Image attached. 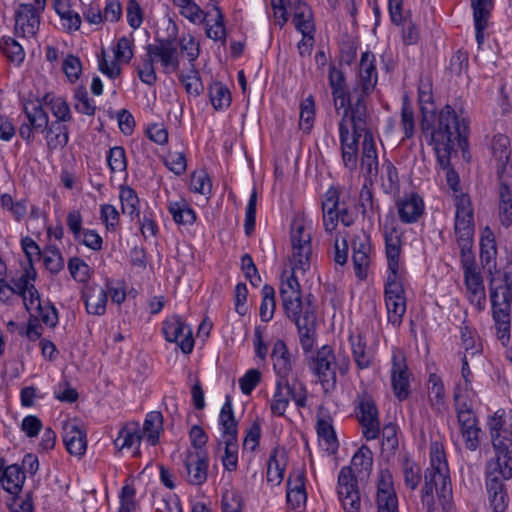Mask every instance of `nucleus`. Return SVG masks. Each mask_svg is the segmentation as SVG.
Here are the masks:
<instances>
[{"mask_svg": "<svg viewBox=\"0 0 512 512\" xmlns=\"http://www.w3.org/2000/svg\"><path fill=\"white\" fill-rule=\"evenodd\" d=\"M74 100V108L77 112L87 116H93L95 114V103L88 97V92L85 86L81 85L75 89Z\"/></svg>", "mask_w": 512, "mask_h": 512, "instance_id": "51", "label": "nucleus"}, {"mask_svg": "<svg viewBox=\"0 0 512 512\" xmlns=\"http://www.w3.org/2000/svg\"><path fill=\"white\" fill-rule=\"evenodd\" d=\"M497 338L506 346L510 341V309L492 308Z\"/></svg>", "mask_w": 512, "mask_h": 512, "instance_id": "41", "label": "nucleus"}, {"mask_svg": "<svg viewBox=\"0 0 512 512\" xmlns=\"http://www.w3.org/2000/svg\"><path fill=\"white\" fill-rule=\"evenodd\" d=\"M145 50L150 62H159L164 73L170 74L179 69L180 53L175 38L156 37L154 43L148 44Z\"/></svg>", "mask_w": 512, "mask_h": 512, "instance_id": "8", "label": "nucleus"}, {"mask_svg": "<svg viewBox=\"0 0 512 512\" xmlns=\"http://www.w3.org/2000/svg\"><path fill=\"white\" fill-rule=\"evenodd\" d=\"M461 341L462 346L467 354L475 355L480 353L482 345L478 342L476 331L469 328L468 326L461 327Z\"/></svg>", "mask_w": 512, "mask_h": 512, "instance_id": "58", "label": "nucleus"}, {"mask_svg": "<svg viewBox=\"0 0 512 512\" xmlns=\"http://www.w3.org/2000/svg\"><path fill=\"white\" fill-rule=\"evenodd\" d=\"M276 451L270 455L267 464V481L273 485H279L283 478L285 472V465L280 463L277 459Z\"/></svg>", "mask_w": 512, "mask_h": 512, "instance_id": "59", "label": "nucleus"}, {"mask_svg": "<svg viewBox=\"0 0 512 512\" xmlns=\"http://www.w3.org/2000/svg\"><path fill=\"white\" fill-rule=\"evenodd\" d=\"M206 36L214 41H225L226 30L224 26V16L219 7H215V20L213 25L206 23Z\"/></svg>", "mask_w": 512, "mask_h": 512, "instance_id": "61", "label": "nucleus"}, {"mask_svg": "<svg viewBox=\"0 0 512 512\" xmlns=\"http://www.w3.org/2000/svg\"><path fill=\"white\" fill-rule=\"evenodd\" d=\"M221 438L218 446L224 445V455L221 461L225 470L232 472L238 466V423L235 419L230 396H226L219 414Z\"/></svg>", "mask_w": 512, "mask_h": 512, "instance_id": "6", "label": "nucleus"}, {"mask_svg": "<svg viewBox=\"0 0 512 512\" xmlns=\"http://www.w3.org/2000/svg\"><path fill=\"white\" fill-rule=\"evenodd\" d=\"M262 302L260 305V317L263 322H269L275 312V290L270 285H264L262 288Z\"/></svg>", "mask_w": 512, "mask_h": 512, "instance_id": "48", "label": "nucleus"}, {"mask_svg": "<svg viewBox=\"0 0 512 512\" xmlns=\"http://www.w3.org/2000/svg\"><path fill=\"white\" fill-rule=\"evenodd\" d=\"M26 309L30 312L31 316L39 318L44 324L49 327H55L58 323V313L52 305H42L39 299V307L37 304L27 305Z\"/></svg>", "mask_w": 512, "mask_h": 512, "instance_id": "44", "label": "nucleus"}, {"mask_svg": "<svg viewBox=\"0 0 512 512\" xmlns=\"http://www.w3.org/2000/svg\"><path fill=\"white\" fill-rule=\"evenodd\" d=\"M121 208L124 214L133 217L139 216V198L136 192L129 186H122L120 188Z\"/></svg>", "mask_w": 512, "mask_h": 512, "instance_id": "46", "label": "nucleus"}, {"mask_svg": "<svg viewBox=\"0 0 512 512\" xmlns=\"http://www.w3.org/2000/svg\"><path fill=\"white\" fill-rule=\"evenodd\" d=\"M39 10L32 4H21L15 12L16 29H21L23 33L35 35L40 26Z\"/></svg>", "mask_w": 512, "mask_h": 512, "instance_id": "27", "label": "nucleus"}, {"mask_svg": "<svg viewBox=\"0 0 512 512\" xmlns=\"http://www.w3.org/2000/svg\"><path fill=\"white\" fill-rule=\"evenodd\" d=\"M293 23L301 34L308 35L315 32L312 10L301 0L296 1L293 6Z\"/></svg>", "mask_w": 512, "mask_h": 512, "instance_id": "31", "label": "nucleus"}, {"mask_svg": "<svg viewBox=\"0 0 512 512\" xmlns=\"http://www.w3.org/2000/svg\"><path fill=\"white\" fill-rule=\"evenodd\" d=\"M337 494L345 512H359L360 492L355 475L350 466L342 467L337 481Z\"/></svg>", "mask_w": 512, "mask_h": 512, "instance_id": "12", "label": "nucleus"}, {"mask_svg": "<svg viewBox=\"0 0 512 512\" xmlns=\"http://www.w3.org/2000/svg\"><path fill=\"white\" fill-rule=\"evenodd\" d=\"M511 162H503L498 167L499 185V216L503 226L509 227L512 224V190L504 181V174L508 164Z\"/></svg>", "mask_w": 512, "mask_h": 512, "instance_id": "25", "label": "nucleus"}, {"mask_svg": "<svg viewBox=\"0 0 512 512\" xmlns=\"http://www.w3.org/2000/svg\"><path fill=\"white\" fill-rule=\"evenodd\" d=\"M63 442L69 454L81 457L87 448L86 434L74 424H65Z\"/></svg>", "mask_w": 512, "mask_h": 512, "instance_id": "28", "label": "nucleus"}, {"mask_svg": "<svg viewBox=\"0 0 512 512\" xmlns=\"http://www.w3.org/2000/svg\"><path fill=\"white\" fill-rule=\"evenodd\" d=\"M453 400L457 412L460 432L465 442V447L474 451L479 446V434L481 429L478 419L472 409V398H467L462 393V386L456 385Z\"/></svg>", "mask_w": 512, "mask_h": 512, "instance_id": "7", "label": "nucleus"}, {"mask_svg": "<svg viewBox=\"0 0 512 512\" xmlns=\"http://www.w3.org/2000/svg\"><path fill=\"white\" fill-rule=\"evenodd\" d=\"M314 364V371L323 387H334L336 384V356L332 348L325 345L319 349Z\"/></svg>", "mask_w": 512, "mask_h": 512, "instance_id": "21", "label": "nucleus"}, {"mask_svg": "<svg viewBox=\"0 0 512 512\" xmlns=\"http://www.w3.org/2000/svg\"><path fill=\"white\" fill-rule=\"evenodd\" d=\"M411 373L406 364L404 353L397 349L392 354L391 384L395 397L399 401L407 399L410 395Z\"/></svg>", "mask_w": 512, "mask_h": 512, "instance_id": "15", "label": "nucleus"}, {"mask_svg": "<svg viewBox=\"0 0 512 512\" xmlns=\"http://www.w3.org/2000/svg\"><path fill=\"white\" fill-rule=\"evenodd\" d=\"M2 54L7 60L19 66L25 59V51L22 45L12 37H2Z\"/></svg>", "mask_w": 512, "mask_h": 512, "instance_id": "45", "label": "nucleus"}, {"mask_svg": "<svg viewBox=\"0 0 512 512\" xmlns=\"http://www.w3.org/2000/svg\"><path fill=\"white\" fill-rule=\"evenodd\" d=\"M403 476L405 485L415 490L421 481V467L414 461L405 458L403 461Z\"/></svg>", "mask_w": 512, "mask_h": 512, "instance_id": "54", "label": "nucleus"}, {"mask_svg": "<svg viewBox=\"0 0 512 512\" xmlns=\"http://www.w3.org/2000/svg\"><path fill=\"white\" fill-rule=\"evenodd\" d=\"M492 445L496 452L495 459L487 464H498L495 472L501 474L502 479L512 478V439L506 434L492 436Z\"/></svg>", "mask_w": 512, "mask_h": 512, "instance_id": "20", "label": "nucleus"}, {"mask_svg": "<svg viewBox=\"0 0 512 512\" xmlns=\"http://www.w3.org/2000/svg\"><path fill=\"white\" fill-rule=\"evenodd\" d=\"M24 481L25 473L19 465L13 464L2 469V489L11 496L21 491Z\"/></svg>", "mask_w": 512, "mask_h": 512, "instance_id": "33", "label": "nucleus"}, {"mask_svg": "<svg viewBox=\"0 0 512 512\" xmlns=\"http://www.w3.org/2000/svg\"><path fill=\"white\" fill-rule=\"evenodd\" d=\"M163 432V415L159 411L149 412L143 423L141 432L147 443L155 446L159 442L160 434Z\"/></svg>", "mask_w": 512, "mask_h": 512, "instance_id": "32", "label": "nucleus"}, {"mask_svg": "<svg viewBox=\"0 0 512 512\" xmlns=\"http://www.w3.org/2000/svg\"><path fill=\"white\" fill-rule=\"evenodd\" d=\"M491 150L495 160H509L511 149L510 140L504 134H497L491 142Z\"/></svg>", "mask_w": 512, "mask_h": 512, "instance_id": "57", "label": "nucleus"}, {"mask_svg": "<svg viewBox=\"0 0 512 512\" xmlns=\"http://www.w3.org/2000/svg\"><path fill=\"white\" fill-rule=\"evenodd\" d=\"M133 56V40L127 38L126 36L119 38L114 49L115 61L129 63Z\"/></svg>", "mask_w": 512, "mask_h": 512, "instance_id": "62", "label": "nucleus"}, {"mask_svg": "<svg viewBox=\"0 0 512 512\" xmlns=\"http://www.w3.org/2000/svg\"><path fill=\"white\" fill-rule=\"evenodd\" d=\"M24 112L36 133H43L48 130L49 118L38 100L25 103Z\"/></svg>", "mask_w": 512, "mask_h": 512, "instance_id": "34", "label": "nucleus"}, {"mask_svg": "<svg viewBox=\"0 0 512 512\" xmlns=\"http://www.w3.org/2000/svg\"><path fill=\"white\" fill-rule=\"evenodd\" d=\"M460 249V260L462 268H470L476 266L473 247V237L456 238Z\"/></svg>", "mask_w": 512, "mask_h": 512, "instance_id": "56", "label": "nucleus"}, {"mask_svg": "<svg viewBox=\"0 0 512 512\" xmlns=\"http://www.w3.org/2000/svg\"><path fill=\"white\" fill-rule=\"evenodd\" d=\"M367 96L359 92L354 93L353 91L345 106L341 108L343 115L339 123H344L347 126L351 125L355 133L367 132Z\"/></svg>", "mask_w": 512, "mask_h": 512, "instance_id": "13", "label": "nucleus"}, {"mask_svg": "<svg viewBox=\"0 0 512 512\" xmlns=\"http://www.w3.org/2000/svg\"><path fill=\"white\" fill-rule=\"evenodd\" d=\"M86 311L89 314L101 316L106 311L107 292L98 285H90L83 292Z\"/></svg>", "mask_w": 512, "mask_h": 512, "instance_id": "29", "label": "nucleus"}, {"mask_svg": "<svg viewBox=\"0 0 512 512\" xmlns=\"http://www.w3.org/2000/svg\"><path fill=\"white\" fill-rule=\"evenodd\" d=\"M355 402V414L362 426L363 436L367 440L377 439L380 435V421L373 397L364 391L357 395Z\"/></svg>", "mask_w": 512, "mask_h": 512, "instance_id": "9", "label": "nucleus"}, {"mask_svg": "<svg viewBox=\"0 0 512 512\" xmlns=\"http://www.w3.org/2000/svg\"><path fill=\"white\" fill-rule=\"evenodd\" d=\"M395 205L398 217L404 224H413L418 222L425 211V204L422 197L415 192L399 197L396 200Z\"/></svg>", "mask_w": 512, "mask_h": 512, "instance_id": "23", "label": "nucleus"}, {"mask_svg": "<svg viewBox=\"0 0 512 512\" xmlns=\"http://www.w3.org/2000/svg\"><path fill=\"white\" fill-rule=\"evenodd\" d=\"M420 127L429 144L433 146L437 160L471 158L468 144L469 121L463 107L447 104L439 111L422 109Z\"/></svg>", "mask_w": 512, "mask_h": 512, "instance_id": "1", "label": "nucleus"}, {"mask_svg": "<svg viewBox=\"0 0 512 512\" xmlns=\"http://www.w3.org/2000/svg\"><path fill=\"white\" fill-rule=\"evenodd\" d=\"M498 464H487L486 467V490L492 512H505L508 506V495L505 489L501 474L495 472Z\"/></svg>", "mask_w": 512, "mask_h": 512, "instance_id": "14", "label": "nucleus"}, {"mask_svg": "<svg viewBox=\"0 0 512 512\" xmlns=\"http://www.w3.org/2000/svg\"><path fill=\"white\" fill-rule=\"evenodd\" d=\"M339 134L342 149V160H356L359 138L364 133H355L354 130L350 133L346 124L339 123Z\"/></svg>", "mask_w": 512, "mask_h": 512, "instance_id": "35", "label": "nucleus"}, {"mask_svg": "<svg viewBox=\"0 0 512 512\" xmlns=\"http://www.w3.org/2000/svg\"><path fill=\"white\" fill-rule=\"evenodd\" d=\"M142 438L139 423L129 422L120 429L118 437L114 440V445L120 450L135 447L134 456H137Z\"/></svg>", "mask_w": 512, "mask_h": 512, "instance_id": "30", "label": "nucleus"}, {"mask_svg": "<svg viewBox=\"0 0 512 512\" xmlns=\"http://www.w3.org/2000/svg\"><path fill=\"white\" fill-rule=\"evenodd\" d=\"M293 271L309 269L312 257L311 234L305 230L303 223L293 222L291 226Z\"/></svg>", "mask_w": 512, "mask_h": 512, "instance_id": "10", "label": "nucleus"}, {"mask_svg": "<svg viewBox=\"0 0 512 512\" xmlns=\"http://www.w3.org/2000/svg\"><path fill=\"white\" fill-rule=\"evenodd\" d=\"M168 211L173 220L179 225H192L196 221L195 211L183 198L177 201H169Z\"/></svg>", "mask_w": 512, "mask_h": 512, "instance_id": "36", "label": "nucleus"}, {"mask_svg": "<svg viewBox=\"0 0 512 512\" xmlns=\"http://www.w3.org/2000/svg\"><path fill=\"white\" fill-rule=\"evenodd\" d=\"M44 100L50 104L52 113L58 121L69 122L72 120L70 106L63 98L50 97L49 94H46Z\"/></svg>", "mask_w": 512, "mask_h": 512, "instance_id": "52", "label": "nucleus"}, {"mask_svg": "<svg viewBox=\"0 0 512 512\" xmlns=\"http://www.w3.org/2000/svg\"><path fill=\"white\" fill-rule=\"evenodd\" d=\"M279 292L285 314L297 327L302 349L310 352L314 345L317 325L314 296L308 294L302 300L300 284L294 272L281 281Z\"/></svg>", "mask_w": 512, "mask_h": 512, "instance_id": "3", "label": "nucleus"}, {"mask_svg": "<svg viewBox=\"0 0 512 512\" xmlns=\"http://www.w3.org/2000/svg\"><path fill=\"white\" fill-rule=\"evenodd\" d=\"M492 308L510 309L512 305V261L496 271L490 280Z\"/></svg>", "mask_w": 512, "mask_h": 512, "instance_id": "11", "label": "nucleus"}, {"mask_svg": "<svg viewBox=\"0 0 512 512\" xmlns=\"http://www.w3.org/2000/svg\"><path fill=\"white\" fill-rule=\"evenodd\" d=\"M317 434L324 449L330 453H335L339 444L330 417L318 419Z\"/></svg>", "mask_w": 512, "mask_h": 512, "instance_id": "38", "label": "nucleus"}, {"mask_svg": "<svg viewBox=\"0 0 512 512\" xmlns=\"http://www.w3.org/2000/svg\"><path fill=\"white\" fill-rule=\"evenodd\" d=\"M180 53L188 59L192 67L200 55V44L191 34H182L178 40Z\"/></svg>", "mask_w": 512, "mask_h": 512, "instance_id": "47", "label": "nucleus"}, {"mask_svg": "<svg viewBox=\"0 0 512 512\" xmlns=\"http://www.w3.org/2000/svg\"><path fill=\"white\" fill-rule=\"evenodd\" d=\"M464 282L468 291V299L478 310H483L486 303L485 288L477 267L463 269Z\"/></svg>", "mask_w": 512, "mask_h": 512, "instance_id": "24", "label": "nucleus"}, {"mask_svg": "<svg viewBox=\"0 0 512 512\" xmlns=\"http://www.w3.org/2000/svg\"><path fill=\"white\" fill-rule=\"evenodd\" d=\"M351 464L358 473L370 472L373 465V456L370 448L362 445L352 457Z\"/></svg>", "mask_w": 512, "mask_h": 512, "instance_id": "53", "label": "nucleus"}, {"mask_svg": "<svg viewBox=\"0 0 512 512\" xmlns=\"http://www.w3.org/2000/svg\"><path fill=\"white\" fill-rule=\"evenodd\" d=\"M375 502L377 512H399L393 476L388 469H383L379 473Z\"/></svg>", "mask_w": 512, "mask_h": 512, "instance_id": "17", "label": "nucleus"}, {"mask_svg": "<svg viewBox=\"0 0 512 512\" xmlns=\"http://www.w3.org/2000/svg\"><path fill=\"white\" fill-rule=\"evenodd\" d=\"M385 254L388 274L384 287V299L388 322L398 328L406 312V297L403 288V271L400 264L402 252V232L394 220L383 226Z\"/></svg>", "mask_w": 512, "mask_h": 512, "instance_id": "2", "label": "nucleus"}, {"mask_svg": "<svg viewBox=\"0 0 512 512\" xmlns=\"http://www.w3.org/2000/svg\"><path fill=\"white\" fill-rule=\"evenodd\" d=\"M209 98L215 110H224L231 105V92L221 82H213L209 86Z\"/></svg>", "mask_w": 512, "mask_h": 512, "instance_id": "43", "label": "nucleus"}, {"mask_svg": "<svg viewBox=\"0 0 512 512\" xmlns=\"http://www.w3.org/2000/svg\"><path fill=\"white\" fill-rule=\"evenodd\" d=\"M222 512H242L243 500L238 491H225L221 500Z\"/></svg>", "mask_w": 512, "mask_h": 512, "instance_id": "63", "label": "nucleus"}, {"mask_svg": "<svg viewBox=\"0 0 512 512\" xmlns=\"http://www.w3.org/2000/svg\"><path fill=\"white\" fill-rule=\"evenodd\" d=\"M378 80L375 66V55L366 51L362 54L359 64V77L354 87V93L369 95L375 88Z\"/></svg>", "mask_w": 512, "mask_h": 512, "instance_id": "22", "label": "nucleus"}, {"mask_svg": "<svg viewBox=\"0 0 512 512\" xmlns=\"http://www.w3.org/2000/svg\"><path fill=\"white\" fill-rule=\"evenodd\" d=\"M328 80L332 91L335 110L337 113H340L341 108L345 106L352 93L347 91L344 72L334 64H330L329 66Z\"/></svg>", "mask_w": 512, "mask_h": 512, "instance_id": "26", "label": "nucleus"}, {"mask_svg": "<svg viewBox=\"0 0 512 512\" xmlns=\"http://www.w3.org/2000/svg\"><path fill=\"white\" fill-rule=\"evenodd\" d=\"M36 276L37 272L35 268L33 265H30L18 278H13L10 284H7L2 280V294L5 289H8L12 293L18 294L23 298L25 307L32 304H37L39 306V292L33 284Z\"/></svg>", "mask_w": 512, "mask_h": 512, "instance_id": "16", "label": "nucleus"}, {"mask_svg": "<svg viewBox=\"0 0 512 512\" xmlns=\"http://www.w3.org/2000/svg\"><path fill=\"white\" fill-rule=\"evenodd\" d=\"M434 493L445 509L452 498V484L444 445L438 440L430 443L429 466L424 471V484L421 489V503L427 512L434 510Z\"/></svg>", "mask_w": 512, "mask_h": 512, "instance_id": "4", "label": "nucleus"}, {"mask_svg": "<svg viewBox=\"0 0 512 512\" xmlns=\"http://www.w3.org/2000/svg\"><path fill=\"white\" fill-rule=\"evenodd\" d=\"M454 231L456 238L473 237L474 215L455 214Z\"/></svg>", "mask_w": 512, "mask_h": 512, "instance_id": "60", "label": "nucleus"}, {"mask_svg": "<svg viewBox=\"0 0 512 512\" xmlns=\"http://www.w3.org/2000/svg\"><path fill=\"white\" fill-rule=\"evenodd\" d=\"M163 333L168 342H176L184 354H190L194 348L191 328L179 316H173L163 323Z\"/></svg>", "mask_w": 512, "mask_h": 512, "instance_id": "18", "label": "nucleus"}, {"mask_svg": "<svg viewBox=\"0 0 512 512\" xmlns=\"http://www.w3.org/2000/svg\"><path fill=\"white\" fill-rule=\"evenodd\" d=\"M315 120V102L313 96H308L300 104V129L308 133L313 127Z\"/></svg>", "mask_w": 512, "mask_h": 512, "instance_id": "50", "label": "nucleus"}, {"mask_svg": "<svg viewBox=\"0 0 512 512\" xmlns=\"http://www.w3.org/2000/svg\"><path fill=\"white\" fill-rule=\"evenodd\" d=\"M271 358L276 374L275 387L284 391V394L290 400H293L298 408L305 407L307 404V390L305 385L298 380L297 373L294 371L295 359L283 340L278 339L274 342Z\"/></svg>", "mask_w": 512, "mask_h": 512, "instance_id": "5", "label": "nucleus"}, {"mask_svg": "<svg viewBox=\"0 0 512 512\" xmlns=\"http://www.w3.org/2000/svg\"><path fill=\"white\" fill-rule=\"evenodd\" d=\"M178 7L180 14L194 24L204 23L206 21L207 16L193 0L179 5Z\"/></svg>", "mask_w": 512, "mask_h": 512, "instance_id": "64", "label": "nucleus"}, {"mask_svg": "<svg viewBox=\"0 0 512 512\" xmlns=\"http://www.w3.org/2000/svg\"><path fill=\"white\" fill-rule=\"evenodd\" d=\"M191 191L201 195H210L212 191V182L205 170L194 171L191 175Z\"/></svg>", "mask_w": 512, "mask_h": 512, "instance_id": "55", "label": "nucleus"}, {"mask_svg": "<svg viewBox=\"0 0 512 512\" xmlns=\"http://www.w3.org/2000/svg\"><path fill=\"white\" fill-rule=\"evenodd\" d=\"M40 258H42L45 268L52 274L59 273L64 267L62 254L55 246L47 247Z\"/></svg>", "mask_w": 512, "mask_h": 512, "instance_id": "49", "label": "nucleus"}, {"mask_svg": "<svg viewBox=\"0 0 512 512\" xmlns=\"http://www.w3.org/2000/svg\"><path fill=\"white\" fill-rule=\"evenodd\" d=\"M182 473L191 485L199 486L206 482L208 476L206 451H189L184 459V471Z\"/></svg>", "mask_w": 512, "mask_h": 512, "instance_id": "19", "label": "nucleus"}, {"mask_svg": "<svg viewBox=\"0 0 512 512\" xmlns=\"http://www.w3.org/2000/svg\"><path fill=\"white\" fill-rule=\"evenodd\" d=\"M497 255V245L493 231L485 227L482 231L480 240V259L483 265H489L495 260Z\"/></svg>", "mask_w": 512, "mask_h": 512, "instance_id": "42", "label": "nucleus"}, {"mask_svg": "<svg viewBox=\"0 0 512 512\" xmlns=\"http://www.w3.org/2000/svg\"><path fill=\"white\" fill-rule=\"evenodd\" d=\"M372 183L373 181L371 179L369 180V183L367 181L364 182L359 193L358 201V207L361 214L363 217H367L369 219H371L375 213H380L379 203L374 199V194L371 189Z\"/></svg>", "mask_w": 512, "mask_h": 512, "instance_id": "39", "label": "nucleus"}, {"mask_svg": "<svg viewBox=\"0 0 512 512\" xmlns=\"http://www.w3.org/2000/svg\"><path fill=\"white\" fill-rule=\"evenodd\" d=\"M428 398L433 410L441 411L444 409L446 404L445 388L441 377L435 373L429 375Z\"/></svg>", "mask_w": 512, "mask_h": 512, "instance_id": "37", "label": "nucleus"}, {"mask_svg": "<svg viewBox=\"0 0 512 512\" xmlns=\"http://www.w3.org/2000/svg\"><path fill=\"white\" fill-rule=\"evenodd\" d=\"M352 354L359 369H366L372 364V355L367 351L366 341L361 334L349 337Z\"/></svg>", "mask_w": 512, "mask_h": 512, "instance_id": "40", "label": "nucleus"}]
</instances>
